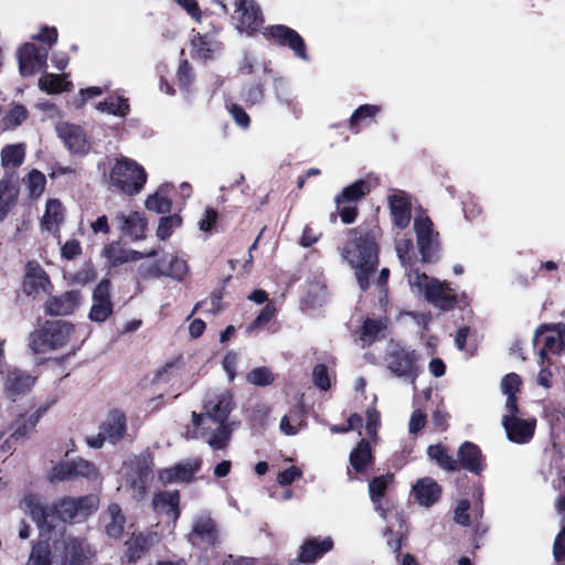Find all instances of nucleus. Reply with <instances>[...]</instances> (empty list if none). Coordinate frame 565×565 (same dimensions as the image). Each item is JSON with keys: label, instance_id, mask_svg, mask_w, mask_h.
I'll list each match as a JSON object with an SVG mask.
<instances>
[{"label": "nucleus", "instance_id": "f257e3e1", "mask_svg": "<svg viewBox=\"0 0 565 565\" xmlns=\"http://www.w3.org/2000/svg\"><path fill=\"white\" fill-rule=\"evenodd\" d=\"M233 409V399L230 392L225 391L204 404V413H192L193 438L202 439L213 450L225 449L235 428L234 422H228Z\"/></svg>", "mask_w": 565, "mask_h": 565}, {"label": "nucleus", "instance_id": "f03ea898", "mask_svg": "<svg viewBox=\"0 0 565 565\" xmlns=\"http://www.w3.org/2000/svg\"><path fill=\"white\" fill-rule=\"evenodd\" d=\"M352 232L354 238L344 246L342 257L355 269L358 284L365 290L379 264L377 231L360 226Z\"/></svg>", "mask_w": 565, "mask_h": 565}, {"label": "nucleus", "instance_id": "7ed1b4c3", "mask_svg": "<svg viewBox=\"0 0 565 565\" xmlns=\"http://www.w3.org/2000/svg\"><path fill=\"white\" fill-rule=\"evenodd\" d=\"M408 284L413 294L423 296L425 300L440 310H450L456 303V295L449 285L428 277L426 274L409 273Z\"/></svg>", "mask_w": 565, "mask_h": 565}, {"label": "nucleus", "instance_id": "20e7f679", "mask_svg": "<svg viewBox=\"0 0 565 565\" xmlns=\"http://www.w3.org/2000/svg\"><path fill=\"white\" fill-rule=\"evenodd\" d=\"M74 327L66 321H47L31 333L29 345L34 353L63 348L71 339Z\"/></svg>", "mask_w": 565, "mask_h": 565}, {"label": "nucleus", "instance_id": "39448f33", "mask_svg": "<svg viewBox=\"0 0 565 565\" xmlns=\"http://www.w3.org/2000/svg\"><path fill=\"white\" fill-rule=\"evenodd\" d=\"M110 183L122 193L134 195L143 188L147 174L136 161L118 159L110 171Z\"/></svg>", "mask_w": 565, "mask_h": 565}, {"label": "nucleus", "instance_id": "423d86ee", "mask_svg": "<svg viewBox=\"0 0 565 565\" xmlns=\"http://www.w3.org/2000/svg\"><path fill=\"white\" fill-rule=\"evenodd\" d=\"M501 423L511 443L524 445L532 440L537 422L535 417H522L518 404H513V402L510 401Z\"/></svg>", "mask_w": 565, "mask_h": 565}, {"label": "nucleus", "instance_id": "0eeeda50", "mask_svg": "<svg viewBox=\"0 0 565 565\" xmlns=\"http://www.w3.org/2000/svg\"><path fill=\"white\" fill-rule=\"evenodd\" d=\"M386 366L390 372L408 381L415 388L416 379L419 375V355L409 348H395L386 355Z\"/></svg>", "mask_w": 565, "mask_h": 565}, {"label": "nucleus", "instance_id": "6e6552de", "mask_svg": "<svg viewBox=\"0 0 565 565\" xmlns=\"http://www.w3.org/2000/svg\"><path fill=\"white\" fill-rule=\"evenodd\" d=\"M99 505V499L95 494L79 498H64L54 505L56 518L62 522H79L93 514Z\"/></svg>", "mask_w": 565, "mask_h": 565}, {"label": "nucleus", "instance_id": "1a4fd4ad", "mask_svg": "<svg viewBox=\"0 0 565 565\" xmlns=\"http://www.w3.org/2000/svg\"><path fill=\"white\" fill-rule=\"evenodd\" d=\"M188 270L186 262L174 255L164 256L153 264H142L139 267V274L145 278L166 276L177 281H181Z\"/></svg>", "mask_w": 565, "mask_h": 565}, {"label": "nucleus", "instance_id": "9d476101", "mask_svg": "<svg viewBox=\"0 0 565 565\" xmlns=\"http://www.w3.org/2000/svg\"><path fill=\"white\" fill-rule=\"evenodd\" d=\"M218 530L214 520L207 513H200L192 520V530L188 541L192 545L207 544L214 546L218 542Z\"/></svg>", "mask_w": 565, "mask_h": 565}, {"label": "nucleus", "instance_id": "9b49d317", "mask_svg": "<svg viewBox=\"0 0 565 565\" xmlns=\"http://www.w3.org/2000/svg\"><path fill=\"white\" fill-rule=\"evenodd\" d=\"M3 374V394L11 401L28 394L35 382L31 374L17 367H8Z\"/></svg>", "mask_w": 565, "mask_h": 565}, {"label": "nucleus", "instance_id": "f8f14e48", "mask_svg": "<svg viewBox=\"0 0 565 565\" xmlns=\"http://www.w3.org/2000/svg\"><path fill=\"white\" fill-rule=\"evenodd\" d=\"M235 19L239 32L253 34L264 20L259 7L254 0H235Z\"/></svg>", "mask_w": 565, "mask_h": 565}, {"label": "nucleus", "instance_id": "ddd939ff", "mask_svg": "<svg viewBox=\"0 0 565 565\" xmlns=\"http://www.w3.org/2000/svg\"><path fill=\"white\" fill-rule=\"evenodd\" d=\"M417 246L424 262H430L437 246L438 233L433 230V222L426 215H418L414 221Z\"/></svg>", "mask_w": 565, "mask_h": 565}, {"label": "nucleus", "instance_id": "4468645a", "mask_svg": "<svg viewBox=\"0 0 565 565\" xmlns=\"http://www.w3.org/2000/svg\"><path fill=\"white\" fill-rule=\"evenodd\" d=\"M263 34L266 39H271L280 45H288L301 60H308L305 41L295 30L277 24L265 28Z\"/></svg>", "mask_w": 565, "mask_h": 565}, {"label": "nucleus", "instance_id": "2eb2a0df", "mask_svg": "<svg viewBox=\"0 0 565 565\" xmlns=\"http://www.w3.org/2000/svg\"><path fill=\"white\" fill-rule=\"evenodd\" d=\"M56 132L72 153L84 154L89 150V141L81 126L62 121L56 125Z\"/></svg>", "mask_w": 565, "mask_h": 565}, {"label": "nucleus", "instance_id": "dca6fc26", "mask_svg": "<svg viewBox=\"0 0 565 565\" xmlns=\"http://www.w3.org/2000/svg\"><path fill=\"white\" fill-rule=\"evenodd\" d=\"M93 305L89 311V319L95 322H104L113 313L110 300V281L103 279L93 291Z\"/></svg>", "mask_w": 565, "mask_h": 565}, {"label": "nucleus", "instance_id": "f3484780", "mask_svg": "<svg viewBox=\"0 0 565 565\" xmlns=\"http://www.w3.org/2000/svg\"><path fill=\"white\" fill-rule=\"evenodd\" d=\"M152 480V472L150 462L147 457L136 458L131 465V472L127 475L126 482L130 484L134 490V497L140 500L150 481Z\"/></svg>", "mask_w": 565, "mask_h": 565}, {"label": "nucleus", "instance_id": "a211bd4d", "mask_svg": "<svg viewBox=\"0 0 565 565\" xmlns=\"http://www.w3.org/2000/svg\"><path fill=\"white\" fill-rule=\"evenodd\" d=\"M21 75L29 76L46 66L47 50L41 52L34 44H24L18 54Z\"/></svg>", "mask_w": 565, "mask_h": 565}, {"label": "nucleus", "instance_id": "6ab92c4d", "mask_svg": "<svg viewBox=\"0 0 565 565\" xmlns=\"http://www.w3.org/2000/svg\"><path fill=\"white\" fill-rule=\"evenodd\" d=\"M333 547V541L327 536L321 540L313 537L303 542L298 557L290 561V565L311 564Z\"/></svg>", "mask_w": 565, "mask_h": 565}, {"label": "nucleus", "instance_id": "aec40b11", "mask_svg": "<svg viewBox=\"0 0 565 565\" xmlns=\"http://www.w3.org/2000/svg\"><path fill=\"white\" fill-rule=\"evenodd\" d=\"M22 504L26 512L31 515L32 520L38 524L40 529L53 527V519L56 516L54 507L47 508L42 502L41 499L35 494L26 495Z\"/></svg>", "mask_w": 565, "mask_h": 565}, {"label": "nucleus", "instance_id": "412c9836", "mask_svg": "<svg viewBox=\"0 0 565 565\" xmlns=\"http://www.w3.org/2000/svg\"><path fill=\"white\" fill-rule=\"evenodd\" d=\"M50 279L43 268L36 263H28L23 280V290L28 296L47 292Z\"/></svg>", "mask_w": 565, "mask_h": 565}, {"label": "nucleus", "instance_id": "4be33fe9", "mask_svg": "<svg viewBox=\"0 0 565 565\" xmlns=\"http://www.w3.org/2000/svg\"><path fill=\"white\" fill-rule=\"evenodd\" d=\"M115 222L124 234L134 239H140L145 236L147 222L139 212H119L115 217Z\"/></svg>", "mask_w": 565, "mask_h": 565}, {"label": "nucleus", "instance_id": "5701e85b", "mask_svg": "<svg viewBox=\"0 0 565 565\" xmlns=\"http://www.w3.org/2000/svg\"><path fill=\"white\" fill-rule=\"evenodd\" d=\"M158 542L159 537L157 533L132 534V536L125 543V556L129 562H136L145 556L146 553Z\"/></svg>", "mask_w": 565, "mask_h": 565}, {"label": "nucleus", "instance_id": "b1692460", "mask_svg": "<svg viewBox=\"0 0 565 565\" xmlns=\"http://www.w3.org/2000/svg\"><path fill=\"white\" fill-rule=\"evenodd\" d=\"M388 205L395 226L405 228L411 222V203L403 192L388 196Z\"/></svg>", "mask_w": 565, "mask_h": 565}, {"label": "nucleus", "instance_id": "393cba45", "mask_svg": "<svg viewBox=\"0 0 565 565\" xmlns=\"http://www.w3.org/2000/svg\"><path fill=\"white\" fill-rule=\"evenodd\" d=\"M79 302L77 291H66L58 297H52L45 305L46 312L50 316H66L73 312Z\"/></svg>", "mask_w": 565, "mask_h": 565}, {"label": "nucleus", "instance_id": "a878e982", "mask_svg": "<svg viewBox=\"0 0 565 565\" xmlns=\"http://www.w3.org/2000/svg\"><path fill=\"white\" fill-rule=\"evenodd\" d=\"M180 494L178 491H163L154 495L152 504L158 513H166L173 523L180 516Z\"/></svg>", "mask_w": 565, "mask_h": 565}, {"label": "nucleus", "instance_id": "bb28decb", "mask_svg": "<svg viewBox=\"0 0 565 565\" xmlns=\"http://www.w3.org/2000/svg\"><path fill=\"white\" fill-rule=\"evenodd\" d=\"M458 457L460 465L468 471L476 475L482 471V454L477 445L465 441L458 449Z\"/></svg>", "mask_w": 565, "mask_h": 565}, {"label": "nucleus", "instance_id": "cd10ccee", "mask_svg": "<svg viewBox=\"0 0 565 565\" xmlns=\"http://www.w3.org/2000/svg\"><path fill=\"white\" fill-rule=\"evenodd\" d=\"M90 550L85 540L68 537L65 541V561L63 565H85Z\"/></svg>", "mask_w": 565, "mask_h": 565}, {"label": "nucleus", "instance_id": "c85d7f7f", "mask_svg": "<svg viewBox=\"0 0 565 565\" xmlns=\"http://www.w3.org/2000/svg\"><path fill=\"white\" fill-rule=\"evenodd\" d=\"M63 220L64 210L62 203L56 199L47 200L45 213L41 220L42 230H45L53 235H57Z\"/></svg>", "mask_w": 565, "mask_h": 565}, {"label": "nucleus", "instance_id": "c756f323", "mask_svg": "<svg viewBox=\"0 0 565 565\" xmlns=\"http://www.w3.org/2000/svg\"><path fill=\"white\" fill-rule=\"evenodd\" d=\"M126 524V516L121 508L113 503L108 505L105 516V532L108 537L118 540L121 537Z\"/></svg>", "mask_w": 565, "mask_h": 565}, {"label": "nucleus", "instance_id": "7c9ffc66", "mask_svg": "<svg viewBox=\"0 0 565 565\" xmlns=\"http://www.w3.org/2000/svg\"><path fill=\"white\" fill-rule=\"evenodd\" d=\"M198 469V462H181L172 468L161 470L159 473V479L163 483L190 481Z\"/></svg>", "mask_w": 565, "mask_h": 565}, {"label": "nucleus", "instance_id": "2f4dec72", "mask_svg": "<svg viewBox=\"0 0 565 565\" xmlns=\"http://www.w3.org/2000/svg\"><path fill=\"white\" fill-rule=\"evenodd\" d=\"M414 493L422 505L429 507L439 499L440 487L434 479L427 477L417 481Z\"/></svg>", "mask_w": 565, "mask_h": 565}, {"label": "nucleus", "instance_id": "473e14b6", "mask_svg": "<svg viewBox=\"0 0 565 565\" xmlns=\"http://www.w3.org/2000/svg\"><path fill=\"white\" fill-rule=\"evenodd\" d=\"M100 428L110 444L118 443L126 433V419L119 412H113L108 415Z\"/></svg>", "mask_w": 565, "mask_h": 565}, {"label": "nucleus", "instance_id": "72a5a7b5", "mask_svg": "<svg viewBox=\"0 0 565 565\" xmlns=\"http://www.w3.org/2000/svg\"><path fill=\"white\" fill-rule=\"evenodd\" d=\"M192 50L199 58H213L214 53L218 50V42L212 33H196L191 41Z\"/></svg>", "mask_w": 565, "mask_h": 565}, {"label": "nucleus", "instance_id": "f704fd0d", "mask_svg": "<svg viewBox=\"0 0 565 565\" xmlns=\"http://www.w3.org/2000/svg\"><path fill=\"white\" fill-rule=\"evenodd\" d=\"M106 256L113 265L117 266L127 262L139 260L143 257H152L156 250L151 249L147 253H141L132 249H121L119 246L111 245L105 250Z\"/></svg>", "mask_w": 565, "mask_h": 565}, {"label": "nucleus", "instance_id": "c9c22d12", "mask_svg": "<svg viewBox=\"0 0 565 565\" xmlns=\"http://www.w3.org/2000/svg\"><path fill=\"white\" fill-rule=\"evenodd\" d=\"M370 192V185L364 180H358L345 186L334 199L337 206L343 203H356Z\"/></svg>", "mask_w": 565, "mask_h": 565}, {"label": "nucleus", "instance_id": "e433bc0d", "mask_svg": "<svg viewBox=\"0 0 565 565\" xmlns=\"http://www.w3.org/2000/svg\"><path fill=\"white\" fill-rule=\"evenodd\" d=\"M19 194L18 186L9 180H0V222L8 215L15 204Z\"/></svg>", "mask_w": 565, "mask_h": 565}, {"label": "nucleus", "instance_id": "4c0bfd02", "mask_svg": "<svg viewBox=\"0 0 565 565\" xmlns=\"http://www.w3.org/2000/svg\"><path fill=\"white\" fill-rule=\"evenodd\" d=\"M25 158V145L13 143L3 147L0 153L1 166L3 168H18Z\"/></svg>", "mask_w": 565, "mask_h": 565}, {"label": "nucleus", "instance_id": "58836bf2", "mask_svg": "<svg viewBox=\"0 0 565 565\" xmlns=\"http://www.w3.org/2000/svg\"><path fill=\"white\" fill-rule=\"evenodd\" d=\"M46 408H40L36 409L34 413H32L26 418L22 419L18 423L17 428L11 435V438L13 440H24L30 437L31 434H33L36 424L39 423L40 418L43 416V414L46 412Z\"/></svg>", "mask_w": 565, "mask_h": 565}, {"label": "nucleus", "instance_id": "ea45409f", "mask_svg": "<svg viewBox=\"0 0 565 565\" xmlns=\"http://www.w3.org/2000/svg\"><path fill=\"white\" fill-rule=\"evenodd\" d=\"M29 117V111L21 104H12L1 119L4 130H14L21 126Z\"/></svg>", "mask_w": 565, "mask_h": 565}, {"label": "nucleus", "instance_id": "a19ab883", "mask_svg": "<svg viewBox=\"0 0 565 565\" xmlns=\"http://www.w3.org/2000/svg\"><path fill=\"white\" fill-rule=\"evenodd\" d=\"M427 454L430 459L435 460L440 468L447 471H456L459 469L458 461L454 459L441 445L429 446Z\"/></svg>", "mask_w": 565, "mask_h": 565}, {"label": "nucleus", "instance_id": "79ce46f5", "mask_svg": "<svg viewBox=\"0 0 565 565\" xmlns=\"http://www.w3.org/2000/svg\"><path fill=\"white\" fill-rule=\"evenodd\" d=\"M349 459L355 471H362L370 465L372 459L370 444L365 439H362L356 448L351 451Z\"/></svg>", "mask_w": 565, "mask_h": 565}, {"label": "nucleus", "instance_id": "37998d69", "mask_svg": "<svg viewBox=\"0 0 565 565\" xmlns=\"http://www.w3.org/2000/svg\"><path fill=\"white\" fill-rule=\"evenodd\" d=\"M97 109L110 115L126 117L130 110L128 99L120 96H110L104 102L99 103Z\"/></svg>", "mask_w": 565, "mask_h": 565}, {"label": "nucleus", "instance_id": "c03bdc74", "mask_svg": "<svg viewBox=\"0 0 565 565\" xmlns=\"http://www.w3.org/2000/svg\"><path fill=\"white\" fill-rule=\"evenodd\" d=\"M39 85L41 89L56 94L70 89L72 84L65 79V76L46 74L40 78Z\"/></svg>", "mask_w": 565, "mask_h": 565}, {"label": "nucleus", "instance_id": "a18cd8bd", "mask_svg": "<svg viewBox=\"0 0 565 565\" xmlns=\"http://www.w3.org/2000/svg\"><path fill=\"white\" fill-rule=\"evenodd\" d=\"M520 385L521 379L515 373H509L501 380V391L504 395H507L505 409H508L510 401H512L513 404H518L515 394L520 391Z\"/></svg>", "mask_w": 565, "mask_h": 565}, {"label": "nucleus", "instance_id": "49530a36", "mask_svg": "<svg viewBox=\"0 0 565 565\" xmlns=\"http://www.w3.org/2000/svg\"><path fill=\"white\" fill-rule=\"evenodd\" d=\"M384 328L385 326L381 320L366 319L360 332V340L363 345L372 344Z\"/></svg>", "mask_w": 565, "mask_h": 565}, {"label": "nucleus", "instance_id": "de8ad7c7", "mask_svg": "<svg viewBox=\"0 0 565 565\" xmlns=\"http://www.w3.org/2000/svg\"><path fill=\"white\" fill-rule=\"evenodd\" d=\"M393 475L386 473L379 477L373 478L369 483V492L372 502L377 504L380 500L383 498L387 486L392 482Z\"/></svg>", "mask_w": 565, "mask_h": 565}, {"label": "nucleus", "instance_id": "09e8293b", "mask_svg": "<svg viewBox=\"0 0 565 565\" xmlns=\"http://www.w3.org/2000/svg\"><path fill=\"white\" fill-rule=\"evenodd\" d=\"M146 206L150 211L164 214L170 212L171 201L166 195L163 188H160L154 194L148 196Z\"/></svg>", "mask_w": 565, "mask_h": 565}, {"label": "nucleus", "instance_id": "8fccbe9b", "mask_svg": "<svg viewBox=\"0 0 565 565\" xmlns=\"http://www.w3.org/2000/svg\"><path fill=\"white\" fill-rule=\"evenodd\" d=\"M556 507L558 513L565 515V497L558 499ZM553 554L555 561L558 563L565 558V524L563 525L559 534L555 539Z\"/></svg>", "mask_w": 565, "mask_h": 565}, {"label": "nucleus", "instance_id": "3c124183", "mask_svg": "<svg viewBox=\"0 0 565 565\" xmlns=\"http://www.w3.org/2000/svg\"><path fill=\"white\" fill-rule=\"evenodd\" d=\"M73 475L74 478L82 477L93 481L99 480L97 468L92 462L81 458L73 460Z\"/></svg>", "mask_w": 565, "mask_h": 565}, {"label": "nucleus", "instance_id": "603ef678", "mask_svg": "<svg viewBox=\"0 0 565 565\" xmlns=\"http://www.w3.org/2000/svg\"><path fill=\"white\" fill-rule=\"evenodd\" d=\"M51 552L45 543H38L32 547L25 565H51Z\"/></svg>", "mask_w": 565, "mask_h": 565}, {"label": "nucleus", "instance_id": "864d4df0", "mask_svg": "<svg viewBox=\"0 0 565 565\" xmlns=\"http://www.w3.org/2000/svg\"><path fill=\"white\" fill-rule=\"evenodd\" d=\"M46 184L45 175L33 169L28 177V191L32 199H39L44 192Z\"/></svg>", "mask_w": 565, "mask_h": 565}, {"label": "nucleus", "instance_id": "5fc2aeb1", "mask_svg": "<svg viewBox=\"0 0 565 565\" xmlns=\"http://www.w3.org/2000/svg\"><path fill=\"white\" fill-rule=\"evenodd\" d=\"M274 379L273 372L266 366L255 367L246 375L247 382L257 386H267L274 382Z\"/></svg>", "mask_w": 565, "mask_h": 565}, {"label": "nucleus", "instance_id": "6e6d98bb", "mask_svg": "<svg viewBox=\"0 0 565 565\" xmlns=\"http://www.w3.org/2000/svg\"><path fill=\"white\" fill-rule=\"evenodd\" d=\"M181 223V217L178 215L161 217L157 228V236L162 241L167 239L172 234V231L178 228Z\"/></svg>", "mask_w": 565, "mask_h": 565}, {"label": "nucleus", "instance_id": "4d7b16f0", "mask_svg": "<svg viewBox=\"0 0 565 565\" xmlns=\"http://www.w3.org/2000/svg\"><path fill=\"white\" fill-rule=\"evenodd\" d=\"M565 345L562 333L550 334L544 338V347L540 350V360L544 363L546 351L552 353L559 352Z\"/></svg>", "mask_w": 565, "mask_h": 565}, {"label": "nucleus", "instance_id": "13d9d810", "mask_svg": "<svg viewBox=\"0 0 565 565\" xmlns=\"http://www.w3.org/2000/svg\"><path fill=\"white\" fill-rule=\"evenodd\" d=\"M276 308L273 303H267L256 319L247 327V332H253L255 329L268 323L275 316Z\"/></svg>", "mask_w": 565, "mask_h": 565}, {"label": "nucleus", "instance_id": "bf43d9fd", "mask_svg": "<svg viewBox=\"0 0 565 565\" xmlns=\"http://www.w3.org/2000/svg\"><path fill=\"white\" fill-rule=\"evenodd\" d=\"M73 478V460L56 465L50 472V479L52 481H63Z\"/></svg>", "mask_w": 565, "mask_h": 565}, {"label": "nucleus", "instance_id": "052dcab7", "mask_svg": "<svg viewBox=\"0 0 565 565\" xmlns=\"http://www.w3.org/2000/svg\"><path fill=\"white\" fill-rule=\"evenodd\" d=\"M380 111V107L374 105H362L351 116L350 125L353 128L360 120L373 117Z\"/></svg>", "mask_w": 565, "mask_h": 565}, {"label": "nucleus", "instance_id": "680f3d73", "mask_svg": "<svg viewBox=\"0 0 565 565\" xmlns=\"http://www.w3.org/2000/svg\"><path fill=\"white\" fill-rule=\"evenodd\" d=\"M313 383L321 390L327 391L330 387L328 370L326 365L318 364L313 369Z\"/></svg>", "mask_w": 565, "mask_h": 565}, {"label": "nucleus", "instance_id": "e2e57ef3", "mask_svg": "<svg viewBox=\"0 0 565 565\" xmlns=\"http://www.w3.org/2000/svg\"><path fill=\"white\" fill-rule=\"evenodd\" d=\"M469 501L468 500H461L458 502L455 513H454V520L456 523L467 526L470 523L468 510H469Z\"/></svg>", "mask_w": 565, "mask_h": 565}, {"label": "nucleus", "instance_id": "0e129e2a", "mask_svg": "<svg viewBox=\"0 0 565 565\" xmlns=\"http://www.w3.org/2000/svg\"><path fill=\"white\" fill-rule=\"evenodd\" d=\"M426 414L420 409H415L409 418L408 431L411 434H417L426 425Z\"/></svg>", "mask_w": 565, "mask_h": 565}, {"label": "nucleus", "instance_id": "69168bd1", "mask_svg": "<svg viewBox=\"0 0 565 565\" xmlns=\"http://www.w3.org/2000/svg\"><path fill=\"white\" fill-rule=\"evenodd\" d=\"M178 79L182 87L188 88L192 81H193V74L192 68L188 61H182L178 68Z\"/></svg>", "mask_w": 565, "mask_h": 565}, {"label": "nucleus", "instance_id": "338daca9", "mask_svg": "<svg viewBox=\"0 0 565 565\" xmlns=\"http://www.w3.org/2000/svg\"><path fill=\"white\" fill-rule=\"evenodd\" d=\"M230 113L233 116L236 124L243 128H247L249 126V116L246 114V111L236 104H233L230 106Z\"/></svg>", "mask_w": 565, "mask_h": 565}, {"label": "nucleus", "instance_id": "774afa93", "mask_svg": "<svg viewBox=\"0 0 565 565\" xmlns=\"http://www.w3.org/2000/svg\"><path fill=\"white\" fill-rule=\"evenodd\" d=\"M81 244L76 239H70L61 247L62 257L66 259L75 258L81 254Z\"/></svg>", "mask_w": 565, "mask_h": 565}]
</instances>
